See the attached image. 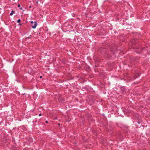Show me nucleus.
I'll list each match as a JSON object with an SVG mask.
<instances>
[{"label": "nucleus", "instance_id": "f257e3e1", "mask_svg": "<svg viewBox=\"0 0 150 150\" xmlns=\"http://www.w3.org/2000/svg\"><path fill=\"white\" fill-rule=\"evenodd\" d=\"M99 51L101 53L103 54H109V51H108V50H106V49L103 48H100L99 49Z\"/></svg>", "mask_w": 150, "mask_h": 150}, {"label": "nucleus", "instance_id": "f03ea898", "mask_svg": "<svg viewBox=\"0 0 150 150\" xmlns=\"http://www.w3.org/2000/svg\"><path fill=\"white\" fill-rule=\"evenodd\" d=\"M30 23L33 29L35 28L37 25V22L35 21L33 22V21H31Z\"/></svg>", "mask_w": 150, "mask_h": 150}, {"label": "nucleus", "instance_id": "7ed1b4c3", "mask_svg": "<svg viewBox=\"0 0 150 150\" xmlns=\"http://www.w3.org/2000/svg\"><path fill=\"white\" fill-rule=\"evenodd\" d=\"M58 100L59 102H61L64 100V99L61 97H59L58 98Z\"/></svg>", "mask_w": 150, "mask_h": 150}, {"label": "nucleus", "instance_id": "20e7f679", "mask_svg": "<svg viewBox=\"0 0 150 150\" xmlns=\"http://www.w3.org/2000/svg\"><path fill=\"white\" fill-rule=\"evenodd\" d=\"M137 49L138 50L136 51L137 53H140L142 50V49L141 47L137 48Z\"/></svg>", "mask_w": 150, "mask_h": 150}, {"label": "nucleus", "instance_id": "39448f33", "mask_svg": "<svg viewBox=\"0 0 150 150\" xmlns=\"http://www.w3.org/2000/svg\"><path fill=\"white\" fill-rule=\"evenodd\" d=\"M15 13V11H12L11 13H10V15L12 16L13 15V14Z\"/></svg>", "mask_w": 150, "mask_h": 150}, {"label": "nucleus", "instance_id": "423d86ee", "mask_svg": "<svg viewBox=\"0 0 150 150\" xmlns=\"http://www.w3.org/2000/svg\"><path fill=\"white\" fill-rule=\"evenodd\" d=\"M137 76H136V78L137 77V76H139L140 75V74H139V72H138V71H137Z\"/></svg>", "mask_w": 150, "mask_h": 150}, {"label": "nucleus", "instance_id": "0eeeda50", "mask_svg": "<svg viewBox=\"0 0 150 150\" xmlns=\"http://www.w3.org/2000/svg\"><path fill=\"white\" fill-rule=\"evenodd\" d=\"M21 21V20L20 19H18L17 21V22L18 23H20Z\"/></svg>", "mask_w": 150, "mask_h": 150}, {"label": "nucleus", "instance_id": "6e6552de", "mask_svg": "<svg viewBox=\"0 0 150 150\" xmlns=\"http://www.w3.org/2000/svg\"><path fill=\"white\" fill-rule=\"evenodd\" d=\"M134 40V42L133 41V44H135L136 43V42H136V41H135V40Z\"/></svg>", "mask_w": 150, "mask_h": 150}, {"label": "nucleus", "instance_id": "1a4fd4ad", "mask_svg": "<svg viewBox=\"0 0 150 150\" xmlns=\"http://www.w3.org/2000/svg\"><path fill=\"white\" fill-rule=\"evenodd\" d=\"M20 6H21V5H20V4H18V7H20Z\"/></svg>", "mask_w": 150, "mask_h": 150}, {"label": "nucleus", "instance_id": "9d476101", "mask_svg": "<svg viewBox=\"0 0 150 150\" xmlns=\"http://www.w3.org/2000/svg\"><path fill=\"white\" fill-rule=\"evenodd\" d=\"M42 115V114L41 113H40L39 115V116H40Z\"/></svg>", "mask_w": 150, "mask_h": 150}, {"label": "nucleus", "instance_id": "9b49d317", "mask_svg": "<svg viewBox=\"0 0 150 150\" xmlns=\"http://www.w3.org/2000/svg\"><path fill=\"white\" fill-rule=\"evenodd\" d=\"M45 122L46 123H48V121H46V122Z\"/></svg>", "mask_w": 150, "mask_h": 150}, {"label": "nucleus", "instance_id": "f8f14e48", "mask_svg": "<svg viewBox=\"0 0 150 150\" xmlns=\"http://www.w3.org/2000/svg\"><path fill=\"white\" fill-rule=\"evenodd\" d=\"M29 8H31V6H30L29 7Z\"/></svg>", "mask_w": 150, "mask_h": 150}, {"label": "nucleus", "instance_id": "ddd939ff", "mask_svg": "<svg viewBox=\"0 0 150 150\" xmlns=\"http://www.w3.org/2000/svg\"><path fill=\"white\" fill-rule=\"evenodd\" d=\"M42 78V76H40V78Z\"/></svg>", "mask_w": 150, "mask_h": 150}, {"label": "nucleus", "instance_id": "4468645a", "mask_svg": "<svg viewBox=\"0 0 150 150\" xmlns=\"http://www.w3.org/2000/svg\"><path fill=\"white\" fill-rule=\"evenodd\" d=\"M60 125V124H59H59H58V125Z\"/></svg>", "mask_w": 150, "mask_h": 150}, {"label": "nucleus", "instance_id": "2eb2a0df", "mask_svg": "<svg viewBox=\"0 0 150 150\" xmlns=\"http://www.w3.org/2000/svg\"><path fill=\"white\" fill-rule=\"evenodd\" d=\"M20 9H22V8H20Z\"/></svg>", "mask_w": 150, "mask_h": 150}, {"label": "nucleus", "instance_id": "dca6fc26", "mask_svg": "<svg viewBox=\"0 0 150 150\" xmlns=\"http://www.w3.org/2000/svg\"><path fill=\"white\" fill-rule=\"evenodd\" d=\"M112 51V50H110L111 52Z\"/></svg>", "mask_w": 150, "mask_h": 150}]
</instances>
